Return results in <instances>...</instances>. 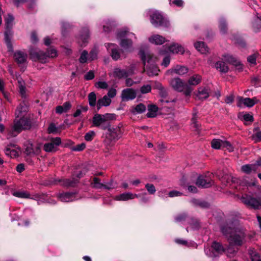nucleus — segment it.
<instances>
[{"label":"nucleus","mask_w":261,"mask_h":261,"mask_svg":"<svg viewBox=\"0 0 261 261\" xmlns=\"http://www.w3.org/2000/svg\"><path fill=\"white\" fill-rule=\"evenodd\" d=\"M241 200L245 204L254 209H260L261 201L247 194L243 195Z\"/></svg>","instance_id":"13"},{"label":"nucleus","mask_w":261,"mask_h":261,"mask_svg":"<svg viewBox=\"0 0 261 261\" xmlns=\"http://www.w3.org/2000/svg\"><path fill=\"white\" fill-rule=\"evenodd\" d=\"M30 58L33 61H39L42 63L47 62L48 58H55L57 56V51L54 48L48 49L46 53L38 48H31L29 50Z\"/></svg>","instance_id":"4"},{"label":"nucleus","mask_w":261,"mask_h":261,"mask_svg":"<svg viewBox=\"0 0 261 261\" xmlns=\"http://www.w3.org/2000/svg\"><path fill=\"white\" fill-rule=\"evenodd\" d=\"M12 195L14 196L21 198H31V196L29 193L25 191H15L13 192Z\"/></svg>","instance_id":"43"},{"label":"nucleus","mask_w":261,"mask_h":261,"mask_svg":"<svg viewBox=\"0 0 261 261\" xmlns=\"http://www.w3.org/2000/svg\"><path fill=\"white\" fill-rule=\"evenodd\" d=\"M14 17L12 15H8L5 19L6 31L5 32V40L7 44L8 51H13V46L11 42V38L12 35L11 29L13 25Z\"/></svg>","instance_id":"11"},{"label":"nucleus","mask_w":261,"mask_h":261,"mask_svg":"<svg viewBox=\"0 0 261 261\" xmlns=\"http://www.w3.org/2000/svg\"><path fill=\"white\" fill-rule=\"evenodd\" d=\"M258 55L259 54L257 52H256L254 54L248 56L247 58V61L250 64L255 65L256 63V58Z\"/></svg>","instance_id":"53"},{"label":"nucleus","mask_w":261,"mask_h":261,"mask_svg":"<svg viewBox=\"0 0 261 261\" xmlns=\"http://www.w3.org/2000/svg\"><path fill=\"white\" fill-rule=\"evenodd\" d=\"M89 37V29L85 27L82 29L81 34L78 38V43L81 46H85Z\"/></svg>","instance_id":"25"},{"label":"nucleus","mask_w":261,"mask_h":261,"mask_svg":"<svg viewBox=\"0 0 261 261\" xmlns=\"http://www.w3.org/2000/svg\"><path fill=\"white\" fill-rule=\"evenodd\" d=\"M95 87L97 88L106 89L108 87V85L106 82L99 81L95 84Z\"/></svg>","instance_id":"59"},{"label":"nucleus","mask_w":261,"mask_h":261,"mask_svg":"<svg viewBox=\"0 0 261 261\" xmlns=\"http://www.w3.org/2000/svg\"><path fill=\"white\" fill-rule=\"evenodd\" d=\"M232 40L241 47H245L246 46V43L244 41L239 37H236V36H233L232 38Z\"/></svg>","instance_id":"50"},{"label":"nucleus","mask_w":261,"mask_h":261,"mask_svg":"<svg viewBox=\"0 0 261 261\" xmlns=\"http://www.w3.org/2000/svg\"><path fill=\"white\" fill-rule=\"evenodd\" d=\"M139 55L144 64V71L149 76L156 75L160 71L155 64L156 58L147 48L141 49Z\"/></svg>","instance_id":"2"},{"label":"nucleus","mask_w":261,"mask_h":261,"mask_svg":"<svg viewBox=\"0 0 261 261\" xmlns=\"http://www.w3.org/2000/svg\"><path fill=\"white\" fill-rule=\"evenodd\" d=\"M98 53V50L96 47H94L90 51L88 60L92 61L97 59V55Z\"/></svg>","instance_id":"46"},{"label":"nucleus","mask_w":261,"mask_h":261,"mask_svg":"<svg viewBox=\"0 0 261 261\" xmlns=\"http://www.w3.org/2000/svg\"><path fill=\"white\" fill-rule=\"evenodd\" d=\"M16 117L13 127L8 130L7 138L16 136L23 129H28L30 126L29 120L25 117Z\"/></svg>","instance_id":"5"},{"label":"nucleus","mask_w":261,"mask_h":261,"mask_svg":"<svg viewBox=\"0 0 261 261\" xmlns=\"http://www.w3.org/2000/svg\"><path fill=\"white\" fill-rule=\"evenodd\" d=\"M61 185L67 187H74L78 183L77 179L72 178V179H63L61 181Z\"/></svg>","instance_id":"35"},{"label":"nucleus","mask_w":261,"mask_h":261,"mask_svg":"<svg viewBox=\"0 0 261 261\" xmlns=\"http://www.w3.org/2000/svg\"><path fill=\"white\" fill-rule=\"evenodd\" d=\"M180 185L184 188L187 187L188 190L191 193H195L197 192L196 187L194 186L189 185V182L186 183V179L184 177L180 180Z\"/></svg>","instance_id":"42"},{"label":"nucleus","mask_w":261,"mask_h":261,"mask_svg":"<svg viewBox=\"0 0 261 261\" xmlns=\"http://www.w3.org/2000/svg\"><path fill=\"white\" fill-rule=\"evenodd\" d=\"M60 137L51 138L43 145V150L47 152H55L58 150L59 146L61 144Z\"/></svg>","instance_id":"12"},{"label":"nucleus","mask_w":261,"mask_h":261,"mask_svg":"<svg viewBox=\"0 0 261 261\" xmlns=\"http://www.w3.org/2000/svg\"><path fill=\"white\" fill-rule=\"evenodd\" d=\"M213 182L212 180L206 176L199 175L197 177L196 184L199 187L207 188L210 187Z\"/></svg>","instance_id":"19"},{"label":"nucleus","mask_w":261,"mask_h":261,"mask_svg":"<svg viewBox=\"0 0 261 261\" xmlns=\"http://www.w3.org/2000/svg\"><path fill=\"white\" fill-rule=\"evenodd\" d=\"M86 147V144L84 143H82L80 144H77L76 146L73 147L72 150L75 151H80L84 150Z\"/></svg>","instance_id":"61"},{"label":"nucleus","mask_w":261,"mask_h":261,"mask_svg":"<svg viewBox=\"0 0 261 261\" xmlns=\"http://www.w3.org/2000/svg\"><path fill=\"white\" fill-rule=\"evenodd\" d=\"M159 94L162 98L160 100V102L162 103H168L169 102V100H164L163 98L166 97L168 95L167 90L165 88H163L161 90L159 91Z\"/></svg>","instance_id":"48"},{"label":"nucleus","mask_w":261,"mask_h":261,"mask_svg":"<svg viewBox=\"0 0 261 261\" xmlns=\"http://www.w3.org/2000/svg\"><path fill=\"white\" fill-rule=\"evenodd\" d=\"M116 184L113 180H111L109 182H107L106 184H103V188L107 190H111L115 188Z\"/></svg>","instance_id":"57"},{"label":"nucleus","mask_w":261,"mask_h":261,"mask_svg":"<svg viewBox=\"0 0 261 261\" xmlns=\"http://www.w3.org/2000/svg\"><path fill=\"white\" fill-rule=\"evenodd\" d=\"M113 76L118 79L125 78L127 77V73L126 69L115 68L114 69Z\"/></svg>","instance_id":"34"},{"label":"nucleus","mask_w":261,"mask_h":261,"mask_svg":"<svg viewBox=\"0 0 261 261\" xmlns=\"http://www.w3.org/2000/svg\"><path fill=\"white\" fill-rule=\"evenodd\" d=\"M29 110V103L27 100H23L17 107L15 112L17 118L25 117Z\"/></svg>","instance_id":"17"},{"label":"nucleus","mask_w":261,"mask_h":261,"mask_svg":"<svg viewBox=\"0 0 261 261\" xmlns=\"http://www.w3.org/2000/svg\"><path fill=\"white\" fill-rule=\"evenodd\" d=\"M223 59L228 63L237 67L239 71H241L243 69V65L240 61L233 56L228 54H225L223 55Z\"/></svg>","instance_id":"22"},{"label":"nucleus","mask_w":261,"mask_h":261,"mask_svg":"<svg viewBox=\"0 0 261 261\" xmlns=\"http://www.w3.org/2000/svg\"><path fill=\"white\" fill-rule=\"evenodd\" d=\"M211 146L213 148L219 149L222 147L226 148L229 152L233 151L231 144L227 141H223L218 139H214L211 141Z\"/></svg>","instance_id":"15"},{"label":"nucleus","mask_w":261,"mask_h":261,"mask_svg":"<svg viewBox=\"0 0 261 261\" xmlns=\"http://www.w3.org/2000/svg\"><path fill=\"white\" fill-rule=\"evenodd\" d=\"M252 137L255 142L261 141V130H258L256 133H254Z\"/></svg>","instance_id":"62"},{"label":"nucleus","mask_w":261,"mask_h":261,"mask_svg":"<svg viewBox=\"0 0 261 261\" xmlns=\"http://www.w3.org/2000/svg\"><path fill=\"white\" fill-rule=\"evenodd\" d=\"M117 37L120 40V46L125 50L132 51L133 50V39L136 38L134 33L129 32L127 28H124L118 31Z\"/></svg>","instance_id":"3"},{"label":"nucleus","mask_w":261,"mask_h":261,"mask_svg":"<svg viewBox=\"0 0 261 261\" xmlns=\"http://www.w3.org/2000/svg\"><path fill=\"white\" fill-rule=\"evenodd\" d=\"M242 171L246 174H250L256 171V165L246 164L241 167Z\"/></svg>","instance_id":"38"},{"label":"nucleus","mask_w":261,"mask_h":261,"mask_svg":"<svg viewBox=\"0 0 261 261\" xmlns=\"http://www.w3.org/2000/svg\"><path fill=\"white\" fill-rule=\"evenodd\" d=\"M226 251V248L220 243L214 241L211 247H205L204 252L209 257H215L223 254Z\"/></svg>","instance_id":"9"},{"label":"nucleus","mask_w":261,"mask_h":261,"mask_svg":"<svg viewBox=\"0 0 261 261\" xmlns=\"http://www.w3.org/2000/svg\"><path fill=\"white\" fill-rule=\"evenodd\" d=\"M234 245H230L229 244L227 249H226V251L227 256L231 257L234 255L237 251L238 249L234 248L233 246Z\"/></svg>","instance_id":"47"},{"label":"nucleus","mask_w":261,"mask_h":261,"mask_svg":"<svg viewBox=\"0 0 261 261\" xmlns=\"http://www.w3.org/2000/svg\"><path fill=\"white\" fill-rule=\"evenodd\" d=\"M88 51L86 50H83L79 59V62L81 63H85L88 60Z\"/></svg>","instance_id":"49"},{"label":"nucleus","mask_w":261,"mask_h":261,"mask_svg":"<svg viewBox=\"0 0 261 261\" xmlns=\"http://www.w3.org/2000/svg\"><path fill=\"white\" fill-rule=\"evenodd\" d=\"M188 71V68L184 66L176 65L173 68L168 71L171 73H175L179 75H183Z\"/></svg>","instance_id":"31"},{"label":"nucleus","mask_w":261,"mask_h":261,"mask_svg":"<svg viewBox=\"0 0 261 261\" xmlns=\"http://www.w3.org/2000/svg\"><path fill=\"white\" fill-rule=\"evenodd\" d=\"M219 28L222 33L225 34L227 31V24L225 20L222 18L220 20Z\"/></svg>","instance_id":"52"},{"label":"nucleus","mask_w":261,"mask_h":261,"mask_svg":"<svg viewBox=\"0 0 261 261\" xmlns=\"http://www.w3.org/2000/svg\"><path fill=\"white\" fill-rule=\"evenodd\" d=\"M185 52L184 47L178 43H173L168 47L167 50H161V54L171 53L172 54H183Z\"/></svg>","instance_id":"16"},{"label":"nucleus","mask_w":261,"mask_h":261,"mask_svg":"<svg viewBox=\"0 0 261 261\" xmlns=\"http://www.w3.org/2000/svg\"><path fill=\"white\" fill-rule=\"evenodd\" d=\"M136 97L135 90L132 88H127L122 90L121 97L123 101L133 100Z\"/></svg>","instance_id":"21"},{"label":"nucleus","mask_w":261,"mask_h":261,"mask_svg":"<svg viewBox=\"0 0 261 261\" xmlns=\"http://www.w3.org/2000/svg\"><path fill=\"white\" fill-rule=\"evenodd\" d=\"M58 197L61 201L65 202H71L80 198L77 197L76 193L74 192L60 193L58 194Z\"/></svg>","instance_id":"20"},{"label":"nucleus","mask_w":261,"mask_h":261,"mask_svg":"<svg viewBox=\"0 0 261 261\" xmlns=\"http://www.w3.org/2000/svg\"><path fill=\"white\" fill-rule=\"evenodd\" d=\"M19 92L22 98L24 99L27 97L26 87L24 82L21 79H18Z\"/></svg>","instance_id":"36"},{"label":"nucleus","mask_w":261,"mask_h":261,"mask_svg":"<svg viewBox=\"0 0 261 261\" xmlns=\"http://www.w3.org/2000/svg\"><path fill=\"white\" fill-rule=\"evenodd\" d=\"M151 87L149 85H145L142 86L140 88V91L143 94L147 93L150 92Z\"/></svg>","instance_id":"60"},{"label":"nucleus","mask_w":261,"mask_h":261,"mask_svg":"<svg viewBox=\"0 0 261 261\" xmlns=\"http://www.w3.org/2000/svg\"><path fill=\"white\" fill-rule=\"evenodd\" d=\"M105 46L114 60L117 61L120 59V51L117 44L107 43L105 44Z\"/></svg>","instance_id":"14"},{"label":"nucleus","mask_w":261,"mask_h":261,"mask_svg":"<svg viewBox=\"0 0 261 261\" xmlns=\"http://www.w3.org/2000/svg\"><path fill=\"white\" fill-rule=\"evenodd\" d=\"M189 223L191 228L193 229H197L200 226L199 223L196 219H191Z\"/></svg>","instance_id":"56"},{"label":"nucleus","mask_w":261,"mask_h":261,"mask_svg":"<svg viewBox=\"0 0 261 261\" xmlns=\"http://www.w3.org/2000/svg\"><path fill=\"white\" fill-rule=\"evenodd\" d=\"M149 41L156 45H161L165 42L166 39L161 35H154L149 38Z\"/></svg>","instance_id":"33"},{"label":"nucleus","mask_w":261,"mask_h":261,"mask_svg":"<svg viewBox=\"0 0 261 261\" xmlns=\"http://www.w3.org/2000/svg\"><path fill=\"white\" fill-rule=\"evenodd\" d=\"M169 196L170 197H178L182 195V193L180 192L176 191V190H173L170 191L169 194Z\"/></svg>","instance_id":"64"},{"label":"nucleus","mask_w":261,"mask_h":261,"mask_svg":"<svg viewBox=\"0 0 261 261\" xmlns=\"http://www.w3.org/2000/svg\"><path fill=\"white\" fill-rule=\"evenodd\" d=\"M195 48L201 54H206L208 51L207 46L203 42L198 41L194 44Z\"/></svg>","instance_id":"37"},{"label":"nucleus","mask_w":261,"mask_h":261,"mask_svg":"<svg viewBox=\"0 0 261 261\" xmlns=\"http://www.w3.org/2000/svg\"><path fill=\"white\" fill-rule=\"evenodd\" d=\"M210 94V89L207 87H200L198 88L196 97L200 100H204L207 98Z\"/></svg>","instance_id":"24"},{"label":"nucleus","mask_w":261,"mask_h":261,"mask_svg":"<svg viewBox=\"0 0 261 261\" xmlns=\"http://www.w3.org/2000/svg\"><path fill=\"white\" fill-rule=\"evenodd\" d=\"M171 87L177 92H184L186 96H190L192 91V89L179 77L174 78L170 81Z\"/></svg>","instance_id":"10"},{"label":"nucleus","mask_w":261,"mask_h":261,"mask_svg":"<svg viewBox=\"0 0 261 261\" xmlns=\"http://www.w3.org/2000/svg\"><path fill=\"white\" fill-rule=\"evenodd\" d=\"M111 99L107 95H105L103 97L99 99L97 101L96 108L97 111L100 110L102 107H108L111 103Z\"/></svg>","instance_id":"30"},{"label":"nucleus","mask_w":261,"mask_h":261,"mask_svg":"<svg viewBox=\"0 0 261 261\" xmlns=\"http://www.w3.org/2000/svg\"><path fill=\"white\" fill-rule=\"evenodd\" d=\"M95 135V133L93 130H90L85 135L84 138L85 140H86L87 141H91L93 139V137H94Z\"/></svg>","instance_id":"58"},{"label":"nucleus","mask_w":261,"mask_h":261,"mask_svg":"<svg viewBox=\"0 0 261 261\" xmlns=\"http://www.w3.org/2000/svg\"><path fill=\"white\" fill-rule=\"evenodd\" d=\"M215 67L217 70L222 73H226L229 70L228 66L222 61H217L215 64Z\"/></svg>","instance_id":"32"},{"label":"nucleus","mask_w":261,"mask_h":261,"mask_svg":"<svg viewBox=\"0 0 261 261\" xmlns=\"http://www.w3.org/2000/svg\"><path fill=\"white\" fill-rule=\"evenodd\" d=\"M141 195H137L131 192H126L121 194L115 197V199L118 201H126L133 199L135 198H139Z\"/></svg>","instance_id":"27"},{"label":"nucleus","mask_w":261,"mask_h":261,"mask_svg":"<svg viewBox=\"0 0 261 261\" xmlns=\"http://www.w3.org/2000/svg\"><path fill=\"white\" fill-rule=\"evenodd\" d=\"M107 129H108L107 138L112 141L110 143H108L107 141L106 142L107 149L109 151L112 150L115 142L122 137L123 132L120 126L111 127L109 125Z\"/></svg>","instance_id":"6"},{"label":"nucleus","mask_w":261,"mask_h":261,"mask_svg":"<svg viewBox=\"0 0 261 261\" xmlns=\"http://www.w3.org/2000/svg\"><path fill=\"white\" fill-rule=\"evenodd\" d=\"M20 152V149L14 144L8 145L5 149L6 155L12 158L18 156Z\"/></svg>","instance_id":"18"},{"label":"nucleus","mask_w":261,"mask_h":261,"mask_svg":"<svg viewBox=\"0 0 261 261\" xmlns=\"http://www.w3.org/2000/svg\"><path fill=\"white\" fill-rule=\"evenodd\" d=\"M145 188L150 194H154L156 192L155 188L153 184H146L145 185Z\"/></svg>","instance_id":"55"},{"label":"nucleus","mask_w":261,"mask_h":261,"mask_svg":"<svg viewBox=\"0 0 261 261\" xmlns=\"http://www.w3.org/2000/svg\"><path fill=\"white\" fill-rule=\"evenodd\" d=\"M148 15L150 17L151 23L154 27H169V21L164 17L162 14L159 11L154 10H150L148 11Z\"/></svg>","instance_id":"7"},{"label":"nucleus","mask_w":261,"mask_h":261,"mask_svg":"<svg viewBox=\"0 0 261 261\" xmlns=\"http://www.w3.org/2000/svg\"><path fill=\"white\" fill-rule=\"evenodd\" d=\"M92 185L93 187L96 189H101L103 187V184L101 183L100 179L97 177L93 178Z\"/></svg>","instance_id":"51"},{"label":"nucleus","mask_w":261,"mask_h":261,"mask_svg":"<svg viewBox=\"0 0 261 261\" xmlns=\"http://www.w3.org/2000/svg\"><path fill=\"white\" fill-rule=\"evenodd\" d=\"M191 127L195 131H198L200 126L197 123L196 115H194L191 119Z\"/></svg>","instance_id":"54"},{"label":"nucleus","mask_w":261,"mask_h":261,"mask_svg":"<svg viewBox=\"0 0 261 261\" xmlns=\"http://www.w3.org/2000/svg\"><path fill=\"white\" fill-rule=\"evenodd\" d=\"M89 105L91 107H94L96 104V96L94 92L90 93L88 95Z\"/></svg>","instance_id":"44"},{"label":"nucleus","mask_w":261,"mask_h":261,"mask_svg":"<svg viewBox=\"0 0 261 261\" xmlns=\"http://www.w3.org/2000/svg\"><path fill=\"white\" fill-rule=\"evenodd\" d=\"M252 28L254 32H258L261 31V15L257 13L254 15L252 22Z\"/></svg>","instance_id":"26"},{"label":"nucleus","mask_w":261,"mask_h":261,"mask_svg":"<svg viewBox=\"0 0 261 261\" xmlns=\"http://www.w3.org/2000/svg\"><path fill=\"white\" fill-rule=\"evenodd\" d=\"M114 26V23L109 20L105 21L103 24V31L108 33L110 32Z\"/></svg>","instance_id":"45"},{"label":"nucleus","mask_w":261,"mask_h":261,"mask_svg":"<svg viewBox=\"0 0 261 261\" xmlns=\"http://www.w3.org/2000/svg\"><path fill=\"white\" fill-rule=\"evenodd\" d=\"M201 76L199 74H194L191 76L188 80V84L191 86H196L201 81Z\"/></svg>","instance_id":"41"},{"label":"nucleus","mask_w":261,"mask_h":261,"mask_svg":"<svg viewBox=\"0 0 261 261\" xmlns=\"http://www.w3.org/2000/svg\"><path fill=\"white\" fill-rule=\"evenodd\" d=\"M27 57L26 53L20 50L16 51L14 55V59L18 64L25 63Z\"/></svg>","instance_id":"29"},{"label":"nucleus","mask_w":261,"mask_h":261,"mask_svg":"<svg viewBox=\"0 0 261 261\" xmlns=\"http://www.w3.org/2000/svg\"><path fill=\"white\" fill-rule=\"evenodd\" d=\"M238 106L241 107V104L243 103L244 106L247 107H252L258 101L255 97L252 98H243L242 97H238Z\"/></svg>","instance_id":"23"},{"label":"nucleus","mask_w":261,"mask_h":261,"mask_svg":"<svg viewBox=\"0 0 261 261\" xmlns=\"http://www.w3.org/2000/svg\"><path fill=\"white\" fill-rule=\"evenodd\" d=\"M221 231L227 238L230 245L240 246L244 242L246 237L245 231L237 226L236 222L227 223L222 226Z\"/></svg>","instance_id":"1"},{"label":"nucleus","mask_w":261,"mask_h":261,"mask_svg":"<svg viewBox=\"0 0 261 261\" xmlns=\"http://www.w3.org/2000/svg\"><path fill=\"white\" fill-rule=\"evenodd\" d=\"M158 111V108L155 105H149L146 116L148 118H153L156 116Z\"/></svg>","instance_id":"40"},{"label":"nucleus","mask_w":261,"mask_h":261,"mask_svg":"<svg viewBox=\"0 0 261 261\" xmlns=\"http://www.w3.org/2000/svg\"><path fill=\"white\" fill-rule=\"evenodd\" d=\"M31 199L37 201L39 204L45 202H48L52 204H55L56 203V202L54 200H53L51 202L48 201L47 195L44 193H38L33 195L31 196Z\"/></svg>","instance_id":"28"},{"label":"nucleus","mask_w":261,"mask_h":261,"mask_svg":"<svg viewBox=\"0 0 261 261\" xmlns=\"http://www.w3.org/2000/svg\"><path fill=\"white\" fill-rule=\"evenodd\" d=\"M146 110V107L142 103H139L136 106L134 107L130 110V112L134 115L141 114L145 112Z\"/></svg>","instance_id":"39"},{"label":"nucleus","mask_w":261,"mask_h":261,"mask_svg":"<svg viewBox=\"0 0 261 261\" xmlns=\"http://www.w3.org/2000/svg\"><path fill=\"white\" fill-rule=\"evenodd\" d=\"M113 114L108 113L104 115L96 114L92 119L93 125L103 130H106L110 125L108 120L113 119Z\"/></svg>","instance_id":"8"},{"label":"nucleus","mask_w":261,"mask_h":261,"mask_svg":"<svg viewBox=\"0 0 261 261\" xmlns=\"http://www.w3.org/2000/svg\"><path fill=\"white\" fill-rule=\"evenodd\" d=\"M186 217L187 215L185 213H183L177 216L175 218V220L176 222H181L186 220Z\"/></svg>","instance_id":"63"}]
</instances>
